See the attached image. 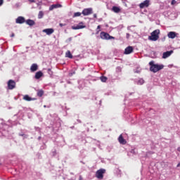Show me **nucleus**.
I'll return each mask as SVG.
<instances>
[{
  "label": "nucleus",
  "instance_id": "nucleus-1",
  "mask_svg": "<svg viewBox=\"0 0 180 180\" xmlns=\"http://www.w3.org/2000/svg\"><path fill=\"white\" fill-rule=\"evenodd\" d=\"M149 65H150V71L154 73L158 72V71L164 68V65L155 64L154 61H150Z\"/></svg>",
  "mask_w": 180,
  "mask_h": 180
},
{
  "label": "nucleus",
  "instance_id": "nucleus-2",
  "mask_svg": "<svg viewBox=\"0 0 180 180\" xmlns=\"http://www.w3.org/2000/svg\"><path fill=\"white\" fill-rule=\"evenodd\" d=\"M160 30H154L151 34L150 36L148 37L149 40H151L152 41H157L158 39H160Z\"/></svg>",
  "mask_w": 180,
  "mask_h": 180
},
{
  "label": "nucleus",
  "instance_id": "nucleus-3",
  "mask_svg": "<svg viewBox=\"0 0 180 180\" xmlns=\"http://www.w3.org/2000/svg\"><path fill=\"white\" fill-rule=\"evenodd\" d=\"M100 37L103 40H110L111 39H115V37L110 36L109 34H108L105 32H101L100 33Z\"/></svg>",
  "mask_w": 180,
  "mask_h": 180
},
{
  "label": "nucleus",
  "instance_id": "nucleus-4",
  "mask_svg": "<svg viewBox=\"0 0 180 180\" xmlns=\"http://www.w3.org/2000/svg\"><path fill=\"white\" fill-rule=\"evenodd\" d=\"M151 5L150 0H145L143 2L139 4V7L141 9H144V8H148Z\"/></svg>",
  "mask_w": 180,
  "mask_h": 180
},
{
  "label": "nucleus",
  "instance_id": "nucleus-5",
  "mask_svg": "<svg viewBox=\"0 0 180 180\" xmlns=\"http://www.w3.org/2000/svg\"><path fill=\"white\" fill-rule=\"evenodd\" d=\"M85 27H86V26H85L83 22H79L77 25L72 26L73 30H79V29H85Z\"/></svg>",
  "mask_w": 180,
  "mask_h": 180
},
{
  "label": "nucleus",
  "instance_id": "nucleus-6",
  "mask_svg": "<svg viewBox=\"0 0 180 180\" xmlns=\"http://www.w3.org/2000/svg\"><path fill=\"white\" fill-rule=\"evenodd\" d=\"M105 172V170L104 169H99L96 173V176L98 179H102L103 178V174Z\"/></svg>",
  "mask_w": 180,
  "mask_h": 180
},
{
  "label": "nucleus",
  "instance_id": "nucleus-7",
  "mask_svg": "<svg viewBox=\"0 0 180 180\" xmlns=\"http://www.w3.org/2000/svg\"><path fill=\"white\" fill-rule=\"evenodd\" d=\"M16 86V82L15 81L10 79L8 82V89H14Z\"/></svg>",
  "mask_w": 180,
  "mask_h": 180
},
{
  "label": "nucleus",
  "instance_id": "nucleus-8",
  "mask_svg": "<svg viewBox=\"0 0 180 180\" xmlns=\"http://www.w3.org/2000/svg\"><path fill=\"white\" fill-rule=\"evenodd\" d=\"M43 33H46L48 36L53 34L54 33V29L53 28H46L42 30Z\"/></svg>",
  "mask_w": 180,
  "mask_h": 180
},
{
  "label": "nucleus",
  "instance_id": "nucleus-9",
  "mask_svg": "<svg viewBox=\"0 0 180 180\" xmlns=\"http://www.w3.org/2000/svg\"><path fill=\"white\" fill-rule=\"evenodd\" d=\"M25 22H26V20L25 19V17H22V16H19L15 20V22L19 25H22V23H25Z\"/></svg>",
  "mask_w": 180,
  "mask_h": 180
},
{
  "label": "nucleus",
  "instance_id": "nucleus-10",
  "mask_svg": "<svg viewBox=\"0 0 180 180\" xmlns=\"http://www.w3.org/2000/svg\"><path fill=\"white\" fill-rule=\"evenodd\" d=\"M92 13V8H85L82 11V15L84 16H88V15H91Z\"/></svg>",
  "mask_w": 180,
  "mask_h": 180
},
{
  "label": "nucleus",
  "instance_id": "nucleus-11",
  "mask_svg": "<svg viewBox=\"0 0 180 180\" xmlns=\"http://www.w3.org/2000/svg\"><path fill=\"white\" fill-rule=\"evenodd\" d=\"M37 70H39V66L37 65V64L34 63L31 65V67H30L31 72H36V71H37Z\"/></svg>",
  "mask_w": 180,
  "mask_h": 180
},
{
  "label": "nucleus",
  "instance_id": "nucleus-12",
  "mask_svg": "<svg viewBox=\"0 0 180 180\" xmlns=\"http://www.w3.org/2000/svg\"><path fill=\"white\" fill-rule=\"evenodd\" d=\"M172 53H174V51H168L163 53L162 58H168V57H169L171 56V54H172Z\"/></svg>",
  "mask_w": 180,
  "mask_h": 180
},
{
  "label": "nucleus",
  "instance_id": "nucleus-13",
  "mask_svg": "<svg viewBox=\"0 0 180 180\" xmlns=\"http://www.w3.org/2000/svg\"><path fill=\"white\" fill-rule=\"evenodd\" d=\"M133 53V46H128L124 50V54H131Z\"/></svg>",
  "mask_w": 180,
  "mask_h": 180
},
{
  "label": "nucleus",
  "instance_id": "nucleus-14",
  "mask_svg": "<svg viewBox=\"0 0 180 180\" xmlns=\"http://www.w3.org/2000/svg\"><path fill=\"white\" fill-rule=\"evenodd\" d=\"M167 37H169V39H175L176 37V32H169L167 34Z\"/></svg>",
  "mask_w": 180,
  "mask_h": 180
},
{
  "label": "nucleus",
  "instance_id": "nucleus-15",
  "mask_svg": "<svg viewBox=\"0 0 180 180\" xmlns=\"http://www.w3.org/2000/svg\"><path fill=\"white\" fill-rule=\"evenodd\" d=\"M25 23L29 26H34V25H35L36 22H34V20H33L28 19L25 20Z\"/></svg>",
  "mask_w": 180,
  "mask_h": 180
},
{
  "label": "nucleus",
  "instance_id": "nucleus-16",
  "mask_svg": "<svg viewBox=\"0 0 180 180\" xmlns=\"http://www.w3.org/2000/svg\"><path fill=\"white\" fill-rule=\"evenodd\" d=\"M41 77H43V72H41V71H39V72H36L35 79H40V78H41Z\"/></svg>",
  "mask_w": 180,
  "mask_h": 180
},
{
  "label": "nucleus",
  "instance_id": "nucleus-17",
  "mask_svg": "<svg viewBox=\"0 0 180 180\" xmlns=\"http://www.w3.org/2000/svg\"><path fill=\"white\" fill-rule=\"evenodd\" d=\"M57 8H61L60 4H53L49 7V11H53V9H57Z\"/></svg>",
  "mask_w": 180,
  "mask_h": 180
},
{
  "label": "nucleus",
  "instance_id": "nucleus-18",
  "mask_svg": "<svg viewBox=\"0 0 180 180\" xmlns=\"http://www.w3.org/2000/svg\"><path fill=\"white\" fill-rule=\"evenodd\" d=\"M118 141H119V143H120V144H126L127 143L126 140L123 139V136L122 135L119 136Z\"/></svg>",
  "mask_w": 180,
  "mask_h": 180
},
{
  "label": "nucleus",
  "instance_id": "nucleus-19",
  "mask_svg": "<svg viewBox=\"0 0 180 180\" xmlns=\"http://www.w3.org/2000/svg\"><path fill=\"white\" fill-rule=\"evenodd\" d=\"M24 101H27V102H30V101H34V98L29 96V95H25L23 97Z\"/></svg>",
  "mask_w": 180,
  "mask_h": 180
},
{
  "label": "nucleus",
  "instance_id": "nucleus-20",
  "mask_svg": "<svg viewBox=\"0 0 180 180\" xmlns=\"http://www.w3.org/2000/svg\"><path fill=\"white\" fill-rule=\"evenodd\" d=\"M112 11L115 12V13H119V12H120V8L117 6H113L112 8Z\"/></svg>",
  "mask_w": 180,
  "mask_h": 180
},
{
  "label": "nucleus",
  "instance_id": "nucleus-21",
  "mask_svg": "<svg viewBox=\"0 0 180 180\" xmlns=\"http://www.w3.org/2000/svg\"><path fill=\"white\" fill-rule=\"evenodd\" d=\"M44 94V91L43 90H38L37 91V96L41 98L43 95Z\"/></svg>",
  "mask_w": 180,
  "mask_h": 180
},
{
  "label": "nucleus",
  "instance_id": "nucleus-22",
  "mask_svg": "<svg viewBox=\"0 0 180 180\" xmlns=\"http://www.w3.org/2000/svg\"><path fill=\"white\" fill-rule=\"evenodd\" d=\"M43 16H44V13L43 11H39L38 14V19H43Z\"/></svg>",
  "mask_w": 180,
  "mask_h": 180
},
{
  "label": "nucleus",
  "instance_id": "nucleus-23",
  "mask_svg": "<svg viewBox=\"0 0 180 180\" xmlns=\"http://www.w3.org/2000/svg\"><path fill=\"white\" fill-rule=\"evenodd\" d=\"M65 57H68V58H72V54H71V52L70 51H68L66 52Z\"/></svg>",
  "mask_w": 180,
  "mask_h": 180
},
{
  "label": "nucleus",
  "instance_id": "nucleus-24",
  "mask_svg": "<svg viewBox=\"0 0 180 180\" xmlns=\"http://www.w3.org/2000/svg\"><path fill=\"white\" fill-rule=\"evenodd\" d=\"M137 85H143L144 84V79H139V80L136 81Z\"/></svg>",
  "mask_w": 180,
  "mask_h": 180
},
{
  "label": "nucleus",
  "instance_id": "nucleus-25",
  "mask_svg": "<svg viewBox=\"0 0 180 180\" xmlns=\"http://www.w3.org/2000/svg\"><path fill=\"white\" fill-rule=\"evenodd\" d=\"M100 79H101V82H106V81H108V77H106L105 76H101L100 77Z\"/></svg>",
  "mask_w": 180,
  "mask_h": 180
},
{
  "label": "nucleus",
  "instance_id": "nucleus-26",
  "mask_svg": "<svg viewBox=\"0 0 180 180\" xmlns=\"http://www.w3.org/2000/svg\"><path fill=\"white\" fill-rule=\"evenodd\" d=\"M78 16H81L80 12H77L74 13L73 18H77Z\"/></svg>",
  "mask_w": 180,
  "mask_h": 180
},
{
  "label": "nucleus",
  "instance_id": "nucleus-27",
  "mask_svg": "<svg viewBox=\"0 0 180 180\" xmlns=\"http://www.w3.org/2000/svg\"><path fill=\"white\" fill-rule=\"evenodd\" d=\"M176 4V1L172 0L171 2V5H175Z\"/></svg>",
  "mask_w": 180,
  "mask_h": 180
},
{
  "label": "nucleus",
  "instance_id": "nucleus-28",
  "mask_svg": "<svg viewBox=\"0 0 180 180\" xmlns=\"http://www.w3.org/2000/svg\"><path fill=\"white\" fill-rule=\"evenodd\" d=\"M4 5V0H0V6H2Z\"/></svg>",
  "mask_w": 180,
  "mask_h": 180
},
{
  "label": "nucleus",
  "instance_id": "nucleus-29",
  "mask_svg": "<svg viewBox=\"0 0 180 180\" xmlns=\"http://www.w3.org/2000/svg\"><path fill=\"white\" fill-rule=\"evenodd\" d=\"M131 154H136V150L134 149H132L131 150Z\"/></svg>",
  "mask_w": 180,
  "mask_h": 180
},
{
  "label": "nucleus",
  "instance_id": "nucleus-30",
  "mask_svg": "<svg viewBox=\"0 0 180 180\" xmlns=\"http://www.w3.org/2000/svg\"><path fill=\"white\" fill-rule=\"evenodd\" d=\"M59 26H60V27H63V26H65V24L60 23V24H59Z\"/></svg>",
  "mask_w": 180,
  "mask_h": 180
},
{
  "label": "nucleus",
  "instance_id": "nucleus-31",
  "mask_svg": "<svg viewBox=\"0 0 180 180\" xmlns=\"http://www.w3.org/2000/svg\"><path fill=\"white\" fill-rule=\"evenodd\" d=\"M129 37H130V34L127 33V39H129Z\"/></svg>",
  "mask_w": 180,
  "mask_h": 180
},
{
  "label": "nucleus",
  "instance_id": "nucleus-32",
  "mask_svg": "<svg viewBox=\"0 0 180 180\" xmlns=\"http://www.w3.org/2000/svg\"><path fill=\"white\" fill-rule=\"evenodd\" d=\"M74 74H75V72H73L72 73H70L69 75H70V77H71V76L74 75Z\"/></svg>",
  "mask_w": 180,
  "mask_h": 180
},
{
  "label": "nucleus",
  "instance_id": "nucleus-33",
  "mask_svg": "<svg viewBox=\"0 0 180 180\" xmlns=\"http://www.w3.org/2000/svg\"><path fill=\"white\" fill-rule=\"evenodd\" d=\"M11 37H15V34L13 33Z\"/></svg>",
  "mask_w": 180,
  "mask_h": 180
},
{
  "label": "nucleus",
  "instance_id": "nucleus-34",
  "mask_svg": "<svg viewBox=\"0 0 180 180\" xmlns=\"http://www.w3.org/2000/svg\"><path fill=\"white\" fill-rule=\"evenodd\" d=\"M68 40H69V41H71L72 40V38L70 37L68 39Z\"/></svg>",
  "mask_w": 180,
  "mask_h": 180
},
{
  "label": "nucleus",
  "instance_id": "nucleus-35",
  "mask_svg": "<svg viewBox=\"0 0 180 180\" xmlns=\"http://www.w3.org/2000/svg\"><path fill=\"white\" fill-rule=\"evenodd\" d=\"M29 2H34V0H29Z\"/></svg>",
  "mask_w": 180,
  "mask_h": 180
},
{
  "label": "nucleus",
  "instance_id": "nucleus-36",
  "mask_svg": "<svg viewBox=\"0 0 180 180\" xmlns=\"http://www.w3.org/2000/svg\"><path fill=\"white\" fill-rule=\"evenodd\" d=\"M177 150L179 151V153H180V147H179V148H177Z\"/></svg>",
  "mask_w": 180,
  "mask_h": 180
},
{
  "label": "nucleus",
  "instance_id": "nucleus-37",
  "mask_svg": "<svg viewBox=\"0 0 180 180\" xmlns=\"http://www.w3.org/2000/svg\"><path fill=\"white\" fill-rule=\"evenodd\" d=\"M180 167V163H178L177 168Z\"/></svg>",
  "mask_w": 180,
  "mask_h": 180
},
{
  "label": "nucleus",
  "instance_id": "nucleus-38",
  "mask_svg": "<svg viewBox=\"0 0 180 180\" xmlns=\"http://www.w3.org/2000/svg\"><path fill=\"white\" fill-rule=\"evenodd\" d=\"M94 18H96V14H94Z\"/></svg>",
  "mask_w": 180,
  "mask_h": 180
},
{
  "label": "nucleus",
  "instance_id": "nucleus-39",
  "mask_svg": "<svg viewBox=\"0 0 180 180\" xmlns=\"http://www.w3.org/2000/svg\"><path fill=\"white\" fill-rule=\"evenodd\" d=\"M81 179H82V176L79 177V180H81Z\"/></svg>",
  "mask_w": 180,
  "mask_h": 180
},
{
  "label": "nucleus",
  "instance_id": "nucleus-40",
  "mask_svg": "<svg viewBox=\"0 0 180 180\" xmlns=\"http://www.w3.org/2000/svg\"><path fill=\"white\" fill-rule=\"evenodd\" d=\"M99 27H101V26H100V25H98V29H99Z\"/></svg>",
  "mask_w": 180,
  "mask_h": 180
}]
</instances>
